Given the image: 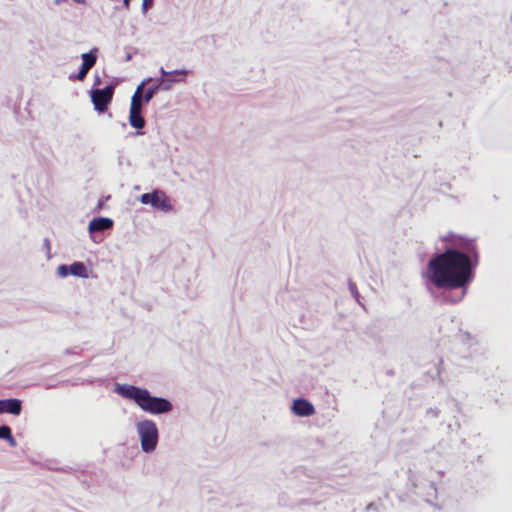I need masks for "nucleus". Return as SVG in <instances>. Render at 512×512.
Returning a JSON list of instances; mask_svg holds the SVG:
<instances>
[{
  "instance_id": "1",
  "label": "nucleus",
  "mask_w": 512,
  "mask_h": 512,
  "mask_svg": "<svg viewBox=\"0 0 512 512\" xmlns=\"http://www.w3.org/2000/svg\"><path fill=\"white\" fill-rule=\"evenodd\" d=\"M453 246L446 247L435 254L427 263L423 276L426 288L441 303L460 302L473 281L474 270L479 258L474 239L456 235L452 232L442 237Z\"/></svg>"
},
{
  "instance_id": "2",
  "label": "nucleus",
  "mask_w": 512,
  "mask_h": 512,
  "mask_svg": "<svg viewBox=\"0 0 512 512\" xmlns=\"http://www.w3.org/2000/svg\"><path fill=\"white\" fill-rule=\"evenodd\" d=\"M114 392L124 399L133 401L143 412L150 415H164L172 412V402L160 396H154L151 392L139 386L116 383Z\"/></svg>"
},
{
  "instance_id": "3",
  "label": "nucleus",
  "mask_w": 512,
  "mask_h": 512,
  "mask_svg": "<svg viewBox=\"0 0 512 512\" xmlns=\"http://www.w3.org/2000/svg\"><path fill=\"white\" fill-rule=\"evenodd\" d=\"M141 450L146 454L153 453L159 442V430L154 420L144 418L135 423Z\"/></svg>"
},
{
  "instance_id": "4",
  "label": "nucleus",
  "mask_w": 512,
  "mask_h": 512,
  "mask_svg": "<svg viewBox=\"0 0 512 512\" xmlns=\"http://www.w3.org/2000/svg\"><path fill=\"white\" fill-rule=\"evenodd\" d=\"M139 201L144 205H150L154 209L168 213L173 210L170 198L163 190L154 189L149 193H143L139 197Z\"/></svg>"
},
{
  "instance_id": "5",
  "label": "nucleus",
  "mask_w": 512,
  "mask_h": 512,
  "mask_svg": "<svg viewBox=\"0 0 512 512\" xmlns=\"http://www.w3.org/2000/svg\"><path fill=\"white\" fill-rule=\"evenodd\" d=\"M114 89V84H108L104 88H93L90 90L91 101L96 111L103 113L107 110L112 102Z\"/></svg>"
},
{
  "instance_id": "6",
  "label": "nucleus",
  "mask_w": 512,
  "mask_h": 512,
  "mask_svg": "<svg viewBox=\"0 0 512 512\" xmlns=\"http://www.w3.org/2000/svg\"><path fill=\"white\" fill-rule=\"evenodd\" d=\"M113 220L108 217H95L93 218L88 225V230L90 233V237L94 243L101 242L102 238L99 237V233H102L106 230H110L113 227Z\"/></svg>"
},
{
  "instance_id": "7",
  "label": "nucleus",
  "mask_w": 512,
  "mask_h": 512,
  "mask_svg": "<svg viewBox=\"0 0 512 512\" xmlns=\"http://www.w3.org/2000/svg\"><path fill=\"white\" fill-rule=\"evenodd\" d=\"M291 410L298 417H308L315 413L313 404L305 398H297L293 401Z\"/></svg>"
},
{
  "instance_id": "8",
  "label": "nucleus",
  "mask_w": 512,
  "mask_h": 512,
  "mask_svg": "<svg viewBox=\"0 0 512 512\" xmlns=\"http://www.w3.org/2000/svg\"><path fill=\"white\" fill-rule=\"evenodd\" d=\"M22 412V401L17 398L0 399V414L8 413L14 416Z\"/></svg>"
},
{
  "instance_id": "9",
  "label": "nucleus",
  "mask_w": 512,
  "mask_h": 512,
  "mask_svg": "<svg viewBox=\"0 0 512 512\" xmlns=\"http://www.w3.org/2000/svg\"><path fill=\"white\" fill-rule=\"evenodd\" d=\"M136 109L135 106L130 107L129 123L133 128L141 130L145 127L146 121L142 115V111H136ZM137 134L141 135L142 132L137 131Z\"/></svg>"
},
{
  "instance_id": "10",
  "label": "nucleus",
  "mask_w": 512,
  "mask_h": 512,
  "mask_svg": "<svg viewBox=\"0 0 512 512\" xmlns=\"http://www.w3.org/2000/svg\"><path fill=\"white\" fill-rule=\"evenodd\" d=\"M70 275L79 277V278H88V269L87 266L80 261H75L69 265Z\"/></svg>"
},
{
  "instance_id": "11",
  "label": "nucleus",
  "mask_w": 512,
  "mask_h": 512,
  "mask_svg": "<svg viewBox=\"0 0 512 512\" xmlns=\"http://www.w3.org/2000/svg\"><path fill=\"white\" fill-rule=\"evenodd\" d=\"M98 57V49L92 48L89 52L81 54L82 64L90 69L96 64Z\"/></svg>"
},
{
  "instance_id": "12",
  "label": "nucleus",
  "mask_w": 512,
  "mask_h": 512,
  "mask_svg": "<svg viewBox=\"0 0 512 512\" xmlns=\"http://www.w3.org/2000/svg\"><path fill=\"white\" fill-rule=\"evenodd\" d=\"M182 81H184V80L176 79V78H173L172 76H168L165 78L160 77V78L155 79V82H159L160 86L162 87V90H164V91H169L172 88L173 83L182 82Z\"/></svg>"
},
{
  "instance_id": "13",
  "label": "nucleus",
  "mask_w": 512,
  "mask_h": 512,
  "mask_svg": "<svg viewBox=\"0 0 512 512\" xmlns=\"http://www.w3.org/2000/svg\"><path fill=\"white\" fill-rule=\"evenodd\" d=\"M162 90V87L160 86L159 82H155L154 85L150 86L144 93H143V101L144 102H150L153 97L156 95L158 91Z\"/></svg>"
},
{
  "instance_id": "14",
  "label": "nucleus",
  "mask_w": 512,
  "mask_h": 512,
  "mask_svg": "<svg viewBox=\"0 0 512 512\" xmlns=\"http://www.w3.org/2000/svg\"><path fill=\"white\" fill-rule=\"evenodd\" d=\"M90 68L81 64L80 66V69L78 71L77 74H71L69 76V79L70 80H77V81H84V79L86 78L88 72H89Z\"/></svg>"
},
{
  "instance_id": "15",
  "label": "nucleus",
  "mask_w": 512,
  "mask_h": 512,
  "mask_svg": "<svg viewBox=\"0 0 512 512\" xmlns=\"http://www.w3.org/2000/svg\"><path fill=\"white\" fill-rule=\"evenodd\" d=\"M149 102L143 101V94L142 95H133L131 98V104L130 107L135 106L136 111H142L143 105L148 104Z\"/></svg>"
},
{
  "instance_id": "16",
  "label": "nucleus",
  "mask_w": 512,
  "mask_h": 512,
  "mask_svg": "<svg viewBox=\"0 0 512 512\" xmlns=\"http://www.w3.org/2000/svg\"><path fill=\"white\" fill-rule=\"evenodd\" d=\"M2 439L6 440L11 447L17 446V442L12 434V429L8 425L3 433Z\"/></svg>"
},
{
  "instance_id": "17",
  "label": "nucleus",
  "mask_w": 512,
  "mask_h": 512,
  "mask_svg": "<svg viewBox=\"0 0 512 512\" xmlns=\"http://www.w3.org/2000/svg\"><path fill=\"white\" fill-rule=\"evenodd\" d=\"M348 286H349V291H350L351 295L353 296V298L356 300V302L358 304L362 305V303L360 302V294L358 292L356 284L352 280H349Z\"/></svg>"
},
{
  "instance_id": "18",
  "label": "nucleus",
  "mask_w": 512,
  "mask_h": 512,
  "mask_svg": "<svg viewBox=\"0 0 512 512\" xmlns=\"http://www.w3.org/2000/svg\"><path fill=\"white\" fill-rule=\"evenodd\" d=\"M56 274H57V276H59L61 278H65V277L69 276L70 275L69 265H67V264L59 265L57 268Z\"/></svg>"
},
{
  "instance_id": "19",
  "label": "nucleus",
  "mask_w": 512,
  "mask_h": 512,
  "mask_svg": "<svg viewBox=\"0 0 512 512\" xmlns=\"http://www.w3.org/2000/svg\"><path fill=\"white\" fill-rule=\"evenodd\" d=\"M151 81H154V79H153V78H151V77L145 78V79L140 83V85H138V87L136 88V91H135L134 95H142L141 93H142V90H143L144 86H145L146 84H148L149 82H151Z\"/></svg>"
},
{
  "instance_id": "20",
  "label": "nucleus",
  "mask_w": 512,
  "mask_h": 512,
  "mask_svg": "<svg viewBox=\"0 0 512 512\" xmlns=\"http://www.w3.org/2000/svg\"><path fill=\"white\" fill-rule=\"evenodd\" d=\"M151 81H154V79H153V78H151V77L145 78V79L140 83V85H138V87L136 88V91H135L134 95H142L141 93H142V90H143L144 86H145L146 84H148L149 82H151Z\"/></svg>"
},
{
  "instance_id": "21",
  "label": "nucleus",
  "mask_w": 512,
  "mask_h": 512,
  "mask_svg": "<svg viewBox=\"0 0 512 512\" xmlns=\"http://www.w3.org/2000/svg\"><path fill=\"white\" fill-rule=\"evenodd\" d=\"M154 0H143L142 2V12L145 14L153 5Z\"/></svg>"
},
{
  "instance_id": "22",
  "label": "nucleus",
  "mask_w": 512,
  "mask_h": 512,
  "mask_svg": "<svg viewBox=\"0 0 512 512\" xmlns=\"http://www.w3.org/2000/svg\"><path fill=\"white\" fill-rule=\"evenodd\" d=\"M170 72V76H174V75H183V76H187L189 71L186 70V69H176V70H173V71H169Z\"/></svg>"
},
{
  "instance_id": "23",
  "label": "nucleus",
  "mask_w": 512,
  "mask_h": 512,
  "mask_svg": "<svg viewBox=\"0 0 512 512\" xmlns=\"http://www.w3.org/2000/svg\"><path fill=\"white\" fill-rule=\"evenodd\" d=\"M427 413H428V414H431L433 417H438V415H439V410H438V409L430 408V409H428Z\"/></svg>"
},
{
  "instance_id": "24",
  "label": "nucleus",
  "mask_w": 512,
  "mask_h": 512,
  "mask_svg": "<svg viewBox=\"0 0 512 512\" xmlns=\"http://www.w3.org/2000/svg\"><path fill=\"white\" fill-rule=\"evenodd\" d=\"M160 74H161V77H168L170 76V72L169 71H166L163 67L160 68L159 70Z\"/></svg>"
},
{
  "instance_id": "25",
  "label": "nucleus",
  "mask_w": 512,
  "mask_h": 512,
  "mask_svg": "<svg viewBox=\"0 0 512 512\" xmlns=\"http://www.w3.org/2000/svg\"><path fill=\"white\" fill-rule=\"evenodd\" d=\"M101 84V78L99 75H96L95 76V79H94V84L93 86H99Z\"/></svg>"
},
{
  "instance_id": "26",
  "label": "nucleus",
  "mask_w": 512,
  "mask_h": 512,
  "mask_svg": "<svg viewBox=\"0 0 512 512\" xmlns=\"http://www.w3.org/2000/svg\"><path fill=\"white\" fill-rule=\"evenodd\" d=\"M50 246H51V244H50L49 239L45 238L44 239V247L49 251L50 250Z\"/></svg>"
},
{
  "instance_id": "27",
  "label": "nucleus",
  "mask_w": 512,
  "mask_h": 512,
  "mask_svg": "<svg viewBox=\"0 0 512 512\" xmlns=\"http://www.w3.org/2000/svg\"><path fill=\"white\" fill-rule=\"evenodd\" d=\"M6 427H7L6 424L0 425V439H2V436H3V433L6 429Z\"/></svg>"
},
{
  "instance_id": "28",
  "label": "nucleus",
  "mask_w": 512,
  "mask_h": 512,
  "mask_svg": "<svg viewBox=\"0 0 512 512\" xmlns=\"http://www.w3.org/2000/svg\"><path fill=\"white\" fill-rule=\"evenodd\" d=\"M132 59V54L131 53H127V55L125 56V61H130Z\"/></svg>"
},
{
  "instance_id": "29",
  "label": "nucleus",
  "mask_w": 512,
  "mask_h": 512,
  "mask_svg": "<svg viewBox=\"0 0 512 512\" xmlns=\"http://www.w3.org/2000/svg\"><path fill=\"white\" fill-rule=\"evenodd\" d=\"M130 4V0H123V5L128 8Z\"/></svg>"
},
{
  "instance_id": "30",
  "label": "nucleus",
  "mask_w": 512,
  "mask_h": 512,
  "mask_svg": "<svg viewBox=\"0 0 512 512\" xmlns=\"http://www.w3.org/2000/svg\"><path fill=\"white\" fill-rule=\"evenodd\" d=\"M66 0H55L56 5H60L61 3L65 2Z\"/></svg>"
},
{
  "instance_id": "31",
  "label": "nucleus",
  "mask_w": 512,
  "mask_h": 512,
  "mask_svg": "<svg viewBox=\"0 0 512 512\" xmlns=\"http://www.w3.org/2000/svg\"><path fill=\"white\" fill-rule=\"evenodd\" d=\"M73 1L76 2V3H79V4L85 3V0H73Z\"/></svg>"
}]
</instances>
